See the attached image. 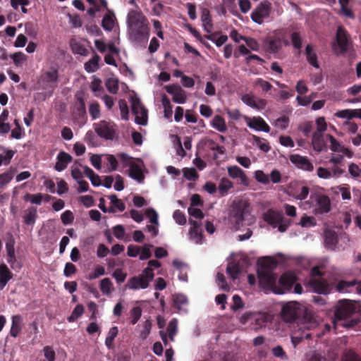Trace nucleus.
<instances>
[{"instance_id": "7ed1b4c3", "label": "nucleus", "mask_w": 361, "mask_h": 361, "mask_svg": "<svg viewBox=\"0 0 361 361\" xmlns=\"http://www.w3.org/2000/svg\"><path fill=\"white\" fill-rule=\"evenodd\" d=\"M356 307L350 301L343 300L338 302L335 311V320L336 322L345 321L341 324L347 328H352L356 326L360 320L358 319H350L355 313Z\"/></svg>"}, {"instance_id": "69168bd1", "label": "nucleus", "mask_w": 361, "mask_h": 361, "mask_svg": "<svg viewBox=\"0 0 361 361\" xmlns=\"http://www.w3.org/2000/svg\"><path fill=\"white\" fill-rule=\"evenodd\" d=\"M145 214L149 219L151 224L158 225V214L154 209H147L145 211Z\"/></svg>"}, {"instance_id": "bf43d9fd", "label": "nucleus", "mask_w": 361, "mask_h": 361, "mask_svg": "<svg viewBox=\"0 0 361 361\" xmlns=\"http://www.w3.org/2000/svg\"><path fill=\"white\" fill-rule=\"evenodd\" d=\"M216 283L218 286L224 290H228L229 286L227 284L226 278L224 274L218 272L216 274Z\"/></svg>"}, {"instance_id": "9d476101", "label": "nucleus", "mask_w": 361, "mask_h": 361, "mask_svg": "<svg viewBox=\"0 0 361 361\" xmlns=\"http://www.w3.org/2000/svg\"><path fill=\"white\" fill-rule=\"evenodd\" d=\"M312 203H315V214L328 213L331 209V202L328 196L319 193H314L310 196Z\"/></svg>"}, {"instance_id": "473e14b6", "label": "nucleus", "mask_w": 361, "mask_h": 361, "mask_svg": "<svg viewBox=\"0 0 361 361\" xmlns=\"http://www.w3.org/2000/svg\"><path fill=\"white\" fill-rule=\"evenodd\" d=\"M233 187V183L227 178H222L218 185V191L221 197L228 194V190Z\"/></svg>"}, {"instance_id": "8fccbe9b", "label": "nucleus", "mask_w": 361, "mask_h": 361, "mask_svg": "<svg viewBox=\"0 0 361 361\" xmlns=\"http://www.w3.org/2000/svg\"><path fill=\"white\" fill-rule=\"evenodd\" d=\"M141 316H142L141 307H140L138 306L134 307L130 310V318H131L130 323L133 325L135 324L139 321Z\"/></svg>"}, {"instance_id": "f03ea898", "label": "nucleus", "mask_w": 361, "mask_h": 361, "mask_svg": "<svg viewBox=\"0 0 361 361\" xmlns=\"http://www.w3.org/2000/svg\"><path fill=\"white\" fill-rule=\"evenodd\" d=\"M282 317L288 322L302 323L306 329L313 328L317 324L314 313L298 303H289L283 306Z\"/></svg>"}, {"instance_id": "4468645a", "label": "nucleus", "mask_w": 361, "mask_h": 361, "mask_svg": "<svg viewBox=\"0 0 361 361\" xmlns=\"http://www.w3.org/2000/svg\"><path fill=\"white\" fill-rule=\"evenodd\" d=\"M257 275L259 283L268 288H271L274 292L276 289L277 276L273 271L257 270Z\"/></svg>"}, {"instance_id": "6e6d98bb", "label": "nucleus", "mask_w": 361, "mask_h": 361, "mask_svg": "<svg viewBox=\"0 0 361 361\" xmlns=\"http://www.w3.org/2000/svg\"><path fill=\"white\" fill-rule=\"evenodd\" d=\"M153 245L151 244H145L140 250V259L145 260L149 259L152 257V252L150 251V248L152 247Z\"/></svg>"}, {"instance_id": "13d9d810", "label": "nucleus", "mask_w": 361, "mask_h": 361, "mask_svg": "<svg viewBox=\"0 0 361 361\" xmlns=\"http://www.w3.org/2000/svg\"><path fill=\"white\" fill-rule=\"evenodd\" d=\"M89 112L92 119H96L100 116V106L98 102H93L90 105Z\"/></svg>"}, {"instance_id": "c85d7f7f", "label": "nucleus", "mask_w": 361, "mask_h": 361, "mask_svg": "<svg viewBox=\"0 0 361 361\" xmlns=\"http://www.w3.org/2000/svg\"><path fill=\"white\" fill-rule=\"evenodd\" d=\"M201 20L202 22L204 30L208 33L211 32L213 24L209 9L204 8L202 10L201 15Z\"/></svg>"}, {"instance_id": "ddd939ff", "label": "nucleus", "mask_w": 361, "mask_h": 361, "mask_svg": "<svg viewBox=\"0 0 361 361\" xmlns=\"http://www.w3.org/2000/svg\"><path fill=\"white\" fill-rule=\"evenodd\" d=\"M336 39L341 53H345L350 49L352 40L347 30L341 25L337 27Z\"/></svg>"}, {"instance_id": "de8ad7c7", "label": "nucleus", "mask_w": 361, "mask_h": 361, "mask_svg": "<svg viewBox=\"0 0 361 361\" xmlns=\"http://www.w3.org/2000/svg\"><path fill=\"white\" fill-rule=\"evenodd\" d=\"M184 177L188 180H196L199 176L195 168H184L183 169Z\"/></svg>"}, {"instance_id": "f8f14e48", "label": "nucleus", "mask_w": 361, "mask_h": 361, "mask_svg": "<svg viewBox=\"0 0 361 361\" xmlns=\"http://www.w3.org/2000/svg\"><path fill=\"white\" fill-rule=\"evenodd\" d=\"M271 4L265 0L262 1L251 13V19L257 24H262L264 19L269 16Z\"/></svg>"}, {"instance_id": "c03bdc74", "label": "nucleus", "mask_w": 361, "mask_h": 361, "mask_svg": "<svg viewBox=\"0 0 361 361\" xmlns=\"http://www.w3.org/2000/svg\"><path fill=\"white\" fill-rule=\"evenodd\" d=\"M108 198L111 200V203L113 204L114 207L117 208L119 212H123L125 210V204L121 200L118 198L116 195L112 194L109 195Z\"/></svg>"}, {"instance_id": "393cba45", "label": "nucleus", "mask_w": 361, "mask_h": 361, "mask_svg": "<svg viewBox=\"0 0 361 361\" xmlns=\"http://www.w3.org/2000/svg\"><path fill=\"white\" fill-rule=\"evenodd\" d=\"M23 223L26 225L33 226L37 218V209L35 207H29L24 211Z\"/></svg>"}, {"instance_id": "412c9836", "label": "nucleus", "mask_w": 361, "mask_h": 361, "mask_svg": "<svg viewBox=\"0 0 361 361\" xmlns=\"http://www.w3.org/2000/svg\"><path fill=\"white\" fill-rule=\"evenodd\" d=\"M228 176L233 178H239L240 183L245 186H248L249 181L245 171L238 166H231L227 168Z\"/></svg>"}, {"instance_id": "4c0bfd02", "label": "nucleus", "mask_w": 361, "mask_h": 361, "mask_svg": "<svg viewBox=\"0 0 361 361\" xmlns=\"http://www.w3.org/2000/svg\"><path fill=\"white\" fill-rule=\"evenodd\" d=\"M240 271L241 269L238 263L232 262L228 264L226 272L233 279H237Z\"/></svg>"}, {"instance_id": "dca6fc26", "label": "nucleus", "mask_w": 361, "mask_h": 361, "mask_svg": "<svg viewBox=\"0 0 361 361\" xmlns=\"http://www.w3.org/2000/svg\"><path fill=\"white\" fill-rule=\"evenodd\" d=\"M336 290L338 293L356 292L361 294V281L353 280L350 281L341 280L337 283Z\"/></svg>"}, {"instance_id": "72a5a7b5", "label": "nucleus", "mask_w": 361, "mask_h": 361, "mask_svg": "<svg viewBox=\"0 0 361 361\" xmlns=\"http://www.w3.org/2000/svg\"><path fill=\"white\" fill-rule=\"evenodd\" d=\"M260 267L258 270H264L273 271V269L276 267V262L270 257H264L262 260H259Z\"/></svg>"}, {"instance_id": "4be33fe9", "label": "nucleus", "mask_w": 361, "mask_h": 361, "mask_svg": "<svg viewBox=\"0 0 361 361\" xmlns=\"http://www.w3.org/2000/svg\"><path fill=\"white\" fill-rule=\"evenodd\" d=\"M72 157L65 152H60L57 155V161L55 169L58 171H63L69 163L72 161Z\"/></svg>"}, {"instance_id": "49530a36", "label": "nucleus", "mask_w": 361, "mask_h": 361, "mask_svg": "<svg viewBox=\"0 0 361 361\" xmlns=\"http://www.w3.org/2000/svg\"><path fill=\"white\" fill-rule=\"evenodd\" d=\"M113 287L112 282L109 278H104L100 281V290L104 294H109Z\"/></svg>"}, {"instance_id": "5701e85b", "label": "nucleus", "mask_w": 361, "mask_h": 361, "mask_svg": "<svg viewBox=\"0 0 361 361\" xmlns=\"http://www.w3.org/2000/svg\"><path fill=\"white\" fill-rule=\"evenodd\" d=\"M43 81L47 82L50 87L54 88L57 86L59 80V71L56 68H53L46 71L43 75Z\"/></svg>"}, {"instance_id": "603ef678", "label": "nucleus", "mask_w": 361, "mask_h": 361, "mask_svg": "<svg viewBox=\"0 0 361 361\" xmlns=\"http://www.w3.org/2000/svg\"><path fill=\"white\" fill-rule=\"evenodd\" d=\"M118 106L121 111V118L123 120H128L129 110L127 102L124 99H120L118 101Z\"/></svg>"}, {"instance_id": "bb28decb", "label": "nucleus", "mask_w": 361, "mask_h": 361, "mask_svg": "<svg viewBox=\"0 0 361 361\" xmlns=\"http://www.w3.org/2000/svg\"><path fill=\"white\" fill-rule=\"evenodd\" d=\"M324 243L327 248L334 250L338 243L337 233L333 230H326L324 231Z\"/></svg>"}, {"instance_id": "9b49d317", "label": "nucleus", "mask_w": 361, "mask_h": 361, "mask_svg": "<svg viewBox=\"0 0 361 361\" xmlns=\"http://www.w3.org/2000/svg\"><path fill=\"white\" fill-rule=\"evenodd\" d=\"M297 277L292 272H286L282 274L279 279V287L276 286V289L274 293L276 294H283L286 292L290 291L294 284L296 283Z\"/></svg>"}, {"instance_id": "c756f323", "label": "nucleus", "mask_w": 361, "mask_h": 361, "mask_svg": "<svg viewBox=\"0 0 361 361\" xmlns=\"http://www.w3.org/2000/svg\"><path fill=\"white\" fill-rule=\"evenodd\" d=\"M211 126L221 133L227 130V126L225 119L220 115H216L211 121Z\"/></svg>"}, {"instance_id": "aec40b11", "label": "nucleus", "mask_w": 361, "mask_h": 361, "mask_svg": "<svg viewBox=\"0 0 361 361\" xmlns=\"http://www.w3.org/2000/svg\"><path fill=\"white\" fill-rule=\"evenodd\" d=\"M247 126L257 131H264L269 133L270 131L269 126L260 116H254L252 118H246Z\"/></svg>"}, {"instance_id": "338daca9", "label": "nucleus", "mask_w": 361, "mask_h": 361, "mask_svg": "<svg viewBox=\"0 0 361 361\" xmlns=\"http://www.w3.org/2000/svg\"><path fill=\"white\" fill-rule=\"evenodd\" d=\"M61 219L63 224L68 225L73 223L74 220V216L71 211L66 210L63 213H62L61 216Z\"/></svg>"}, {"instance_id": "a19ab883", "label": "nucleus", "mask_w": 361, "mask_h": 361, "mask_svg": "<svg viewBox=\"0 0 361 361\" xmlns=\"http://www.w3.org/2000/svg\"><path fill=\"white\" fill-rule=\"evenodd\" d=\"M85 308L84 306L81 304H78L73 310L71 314L68 317V321L69 322H73L77 320L79 317H80L84 313Z\"/></svg>"}, {"instance_id": "a18cd8bd", "label": "nucleus", "mask_w": 361, "mask_h": 361, "mask_svg": "<svg viewBox=\"0 0 361 361\" xmlns=\"http://www.w3.org/2000/svg\"><path fill=\"white\" fill-rule=\"evenodd\" d=\"M14 173L15 169L0 174V188L8 184L13 179Z\"/></svg>"}, {"instance_id": "2f4dec72", "label": "nucleus", "mask_w": 361, "mask_h": 361, "mask_svg": "<svg viewBox=\"0 0 361 361\" xmlns=\"http://www.w3.org/2000/svg\"><path fill=\"white\" fill-rule=\"evenodd\" d=\"M305 54L307 61L308 63L316 68H319V65L317 61V55L314 51L313 47L311 44H307L305 48Z\"/></svg>"}, {"instance_id": "423d86ee", "label": "nucleus", "mask_w": 361, "mask_h": 361, "mask_svg": "<svg viewBox=\"0 0 361 361\" xmlns=\"http://www.w3.org/2000/svg\"><path fill=\"white\" fill-rule=\"evenodd\" d=\"M154 277L153 269L146 267L140 274L130 277L126 285V288L133 290L146 289L149 287V283Z\"/></svg>"}, {"instance_id": "0e129e2a", "label": "nucleus", "mask_w": 361, "mask_h": 361, "mask_svg": "<svg viewBox=\"0 0 361 361\" xmlns=\"http://www.w3.org/2000/svg\"><path fill=\"white\" fill-rule=\"evenodd\" d=\"M327 137L330 142L331 150H332L333 152H340V150L343 146L341 145V144L338 142V141L332 135H328Z\"/></svg>"}, {"instance_id": "052dcab7", "label": "nucleus", "mask_w": 361, "mask_h": 361, "mask_svg": "<svg viewBox=\"0 0 361 361\" xmlns=\"http://www.w3.org/2000/svg\"><path fill=\"white\" fill-rule=\"evenodd\" d=\"M289 124V118L288 116H283L275 121L274 126L281 130L286 129Z\"/></svg>"}, {"instance_id": "774afa93", "label": "nucleus", "mask_w": 361, "mask_h": 361, "mask_svg": "<svg viewBox=\"0 0 361 361\" xmlns=\"http://www.w3.org/2000/svg\"><path fill=\"white\" fill-rule=\"evenodd\" d=\"M241 100L246 105L253 109V106H255V100L256 97L252 94H245L242 96Z\"/></svg>"}, {"instance_id": "4d7b16f0", "label": "nucleus", "mask_w": 361, "mask_h": 361, "mask_svg": "<svg viewBox=\"0 0 361 361\" xmlns=\"http://www.w3.org/2000/svg\"><path fill=\"white\" fill-rule=\"evenodd\" d=\"M43 353L44 357L47 361H55L56 360V353L54 350L53 348L49 345H46L43 348Z\"/></svg>"}, {"instance_id": "0eeeda50", "label": "nucleus", "mask_w": 361, "mask_h": 361, "mask_svg": "<svg viewBox=\"0 0 361 361\" xmlns=\"http://www.w3.org/2000/svg\"><path fill=\"white\" fill-rule=\"evenodd\" d=\"M95 133L102 138L113 140L116 135L117 126L112 121H100L93 125Z\"/></svg>"}, {"instance_id": "1a4fd4ad", "label": "nucleus", "mask_w": 361, "mask_h": 361, "mask_svg": "<svg viewBox=\"0 0 361 361\" xmlns=\"http://www.w3.org/2000/svg\"><path fill=\"white\" fill-rule=\"evenodd\" d=\"M130 102L132 112L135 115V123L139 125L146 126L148 120L147 109L142 104L140 99L135 96L130 97Z\"/></svg>"}, {"instance_id": "e433bc0d", "label": "nucleus", "mask_w": 361, "mask_h": 361, "mask_svg": "<svg viewBox=\"0 0 361 361\" xmlns=\"http://www.w3.org/2000/svg\"><path fill=\"white\" fill-rule=\"evenodd\" d=\"M118 334V329L117 326H113L109 329L108 335L105 339V345L108 349L111 350L114 348V341L117 336Z\"/></svg>"}, {"instance_id": "6ab92c4d", "label": "nucleus", "mask_w": 361, "mask_h": 361, "mask_svg": "<svg viewBox=\"0 0 361 361\" xmlns=\"http://www.w3.org/2000/svg\"><path fill=\"white\" fill-rule=\"evenodd\" d=\"M290 161L298 169L312 172L314 170V165L307 157L300 154H291L289 157Z\"/></svg>"}, {"instance_id": "ea45409f", "label": "nucleus", "mask_w": 361, "mask_h": 361, "mask_svg": "<svg viewBox=\"0 0 361 361\" xmlns=\"http://www.w3.org/2000/svg\"><path fill=\"white\" fill-rule=\"evenodd\" d=\"M114 15L106 14L102 21V27L106 31H111L114 26Z\"/></svg>"}, {"instance_id": "09e8293b", "label": "nucleus", "mask_w": 361, "mask_h": 361, "mask_svg": "<svg viewBox=\"0 0 361 361\" xmlns=\"http://www.w3.org/2000/svg\"><path fill=\"white\" fill-rule=\"evenodd\" d=\"M216 35V33H213L212 35H206L205 38L214 42L217 47L222 46L228 40L227 35H221L217 39H215Z\"/></svg>"}, {"instance_id": "864d4df0", "label": "nucleus", "mask_w": 361, "mask_h": 361, "mask_svg": "<svg viewBox=\"0 0 361 361\" xmlns=\"http://www.w3.org/2000/svg\"><path fill=\"white\" fill-rule=\"evenodd\" d=\"M178 322L176 319H171L168 325L169 336L171 341H173L174 336L176 334Z\"/></svg>"}, {"instance_id": "79ce46f5", "label": "nucleus", "mask_w": 361, "mask_h": 361, "mask_svg": "<svg viewBox=\"0 0 361 361\" xmlns=\"http://www.w3.org/2000/svg\"><path fill=\"white\" fill-rule=\"evenodd\" d=\"M106 87L111 94H116L118 90V81L117 79L109 78L106 81Z\"/></svg>"}, {"instance_id": "f3484780", "label": "nucleus", "mask_w": 361, "mask_h": 361, "mask_svg": "<svg viewBox=\"0 0 361 361\" xmlns=\"http://www.w3.org/2000/svg\"><path fill=\"white\" fill-rule=\"evenodd\" d=\"M73 119L80 124H85L87 120L85 100L82 97H77V102L75 104L73 112Z\"/></svg>"}, {"instance_id": "3c124183", "label": "nucleus", "mask_w": 361, "mask_h": 361, "mask_svg": "<svg viewBox=\"0 0 361 361\" xmlns=\"http://www.w3.org/2000/svg\"><path fill=\"white\" fill-rule=\"evenodd\" d=\"M14 124L16 128L11 130V138L15 139H20L22 137V133L23 132V128L19 123V121L17 119L14 120Z\"/></svg>"}, {"instance_id": "680f3d73", "label": "nucleus", "mask_w": 361, "mask_h": 361, "mask_svg": "<svg viewBox=\"0 0 361 361\" xmlns=\"http://www.w3.org/2000/svg\"><path fill=\"white\" fill-rule=\"evenodd\" d=\"M174 305L178 309H180L183 305L188 303V298L183 294H178L173 299Z\"/></svg>"}, {"instance_id": "c9c22d12", "label": "nucleus", "mask_w": 361, "mask_h": 361, "mask_svg": "<svg viewBox=\"0 0 361 361\" xmlns=\"http://www.w3.org/2000/svg\"><path fill=\"white\" fill-rule=\"evenodd\" d=\"M129 176L138 182H142L145 178L140 167L135 164H132L130 165Z\"/></svg>"}, {"instance_id": "37998d69", "label": "nucleus", "mask_w": 361, "mask_h": 361, "mask_svg": "<svg viewBox=\"0 0 361 361\" xmlns=\"http://www.w3.org/2000/svg\"><path fill=\"white\" fill-rule=\"evenodd\" d=\"M43 200V195L42 193L30 194L27 193L24 196V200L30 202L32 204H40Z\"/></svg>"}, {"instance_id": "39448f33", "label": "nucleus", "mask_w": 361, "mask_h": 361, "mask_svg": "<svg viewBox=\"0 0 361 361\" xmlns=\"http://www.w3.org/2000/svg\"><path fill=\"white\" fill-rule=\"evenodd\" d=\"M250 216V203L243 200L234 201L230 212L231 221L235 224V227L243 226V222Z\"/></svg>"}, {"instance_id": "f704fd0d", "label": "nucleus", "mask_w": 361, "mask_h": 361, "mask_svg": "<svg viewBox=\"0 0 361 361\" xmlns=\"http://www.w3.org/2000/svg\"><path fill=\"white\" fill-rule=\"evenodd\" d=\"M71 47L74 54H80L81 56H87L89 54L88 50L85 46L80 42L76 40L71 41Z\"/></svg>"}, {"instance_id": "5fc2aeb1", "label": "nucleus", "mask_w": 361, "mask_h": 361, "mask_svg": "<svg viewBox=\"0 0 361 361\" xmlns=\"http://www.w3.org/2000/svg\"><path fill=\"white\" fill-rule=\"evenodd\" d=\"M13 59V63L16 66H20L22 63L27 60V56L23 52H16L11 55Z\"/></svg>"}, {"instance_id": "b1692460", "label": "nucleus", "mask_w": 361, "mask_h": 361, "mask_svg": "<svg viewBox=\"0 0 361 361\" xmlns=\"http://www.w3.org/2000/svg\"><path fill=\"white\" fill-rule=\"evenodd\" d=\"M23 317L20 314H16L12 317L11 327L10 329V335L13 338H16L22 330Z\"/></svg>"}, {"instance_id": "6e6552de", "label": "nucleus", "mask_w": 361, "mask_h": 361, "mask_svg": "<svg viewBox=\"0 0 361 361\" xmlns=\"http://www.w3.org/2000/svg\"><path fill=\"white\" fill-rule=\"evenodd\" d=\"M307 286L313 292L318 294L328 295L331 293L334 290H336L337 283H329L324 278H312L310 279Z\"/></svg>"}, {"instance_id": "f257e3e1", "label": "nucleus", "mask_w": 361, "mask_h": 361, "mask_svg": "<svg viewBox=\"0 0 361 361\" xmlns=\"http://www.w3.org/2000/svg\"><path fill=\"white\" fill-rule=\"evenodd\" d=\"M128 23L130 39L140 44H145L149 37V25L143 13L135 10L130 11L128 14Z\"/></svg>"}, {"instance_id": "a211bd4d", "label": "nucleus", "mask_w": 361, "mask_h": 361, "mask_svg": "<svg viewBox=\"0 0 361 361\" xmlns=\"http://www.w3.org/2000/svg\"><path fill=\"white\" fill-rule=\"evenodd\" d=\"M166 91L173 96L172 99L178 104H184L186 102L187 96L185 92L181 87L176 84L165 86Z\"/></svg>"}, {"instance_id": "e2e57ef3", "label": "nucleus", "mask_w": 361, "mask_h": 361, "mask_svg": "<svg viewBox=\"0 0 361 361\" xmlns=\"http://www.w3.org/2000/svg\"><path fill=\"white\" fill-rule=\"evenodd\" d=\"M255 178L257 182L262 184H268L269 183V178L262 171L257 170L255 173Z\"/></svg>"}, {"instance_id": "7c9ffc66", "label": "nucleus", "mask_w": 361, "mask_h": 361, "mask_svg": "<svg viewBox=\"0 0 361 361\" xmlns=\"http://www.w3.org/2000/svg\"><path fill=\"white\" fill-rule=\"evenodd\" d=\"M312 143L314 150L319 152H322L324 147L323 133L315 131L312 134Z\"/></svg>"}, {"instance_id": "cd10ccee", "label": "nucleus", "mask_w": 361, "mask_h": 361, "mask_svg": "<svg viewBox=\"0 0 361 361\" xmlns=\"http://www.w3.org/2000/svg\"><path fill=\"white\" fill-rule=\"evenodd\" d=\"M100 60V56L94 52L93 56L85 63V70L87 73H94L97 71L99 68V62Z\"/></svg>"}, {"instance_id": "20e7f679", "label": "nucleus", "mask_w": 361, "mask_h": 361, "mask_svg": "<svg viewBox=\"0 0 361 361\" xmlns=\"http://www.w3.org/2000/svg\"><path fill=\"white\" fill-rule=\"evenodd\" d=\"M265 222L281 233L286 232L292 225V220L284 217L282 212L269 209L263 215Z\"/></svg>"}, {"instance_id": "2eb2a0df", "label": "nucleus", "mask_w": 361, "mask_h": 361, "mask_svg": "<svg viewBox=\"0 0 361 361\" xmlns=\"http://www.w3.org/2000/svg\"><path fill=\"white\" fill-rule=\"evenodd\" d=\"M284 37L283 30L275 31L274 35L267 37L265 42L267 49L271 53H276L282 47V40Z\"/></svg>"}, {"instance_id": "a878e982", "label": "nucleus", "mask_w": 361, "mask_h": 361, "mask_svg": "<svg viewBox=\"0 0 361 361\" xmlns=\"http://www.w3.org/2000/svg\"><path fill=\"white\" fill-rule=\"evenodd\" d=\"M13 273L5 264H0V289L2 290L12 279Z\"/></svg>"}, {"instance_id": "58836bf2", "label": "nucleus", "mask_w": 361, "mask_h": 361, "mask_svg": "<svg viewBox=\"0 0 361 361\" xmlns=\"http://www.w3.org/2000/svg\"><path fill=\"white\" fill-rule=\"evenodd\" d=\"M253 141L254 144L264 152H268L271 149L269 142L265 139L253 135Z\"/></svg>"}]
</instances>
